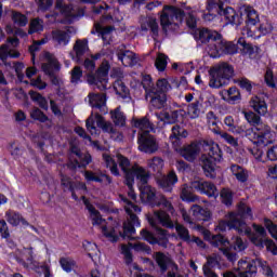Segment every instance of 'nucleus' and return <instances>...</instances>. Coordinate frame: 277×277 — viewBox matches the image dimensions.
<instances>
[{"instance_id":"obj_1","label":"nucleus","mask_w":277,"mask_h":277,"mask_svg":"<svg viewBox=\"0 0 277 277\" xmlns=\"http://www.w3.org/2000/svg\"><path fill=\"white\" fill-rule=\"evenodd\" d=\"M148 222L153 228L156 230V235L158 237H155L153 233H150L148 229L144 228L141 230V236L145 241H148V243L158 246H161V248H168V230L161 228V226H164V228H174V223H172V220L170 219V214L166 213V211H155L154 215L148 219Z\"/></svg>"},{"instance_id":"obj_2","label":"nucleus","mask_w":277,"mask_h":277,"mask_svg":"<svg viewBox=\"0 0 277 277\" xmlns=\"http://www.w3.org/2000/svg\"><path fill=\"white\" fill-rule=\"evenodd\" d=\"M128 197L124 195H119V200L123 202L126 213H128V222L123 223V233L119 232L120 237L128 239L135 235V226L140 227V217L135 213H142V208L135 205L137 202V194L133 190V185L128 187Z\"/></svg>"},{"instance_id":"obj_3","label":"nucleus","mask_w":277,"mask_h":277,"mask_svg":"<svg viewBox=\"0 0 277 277\" xmlns=\"http://www.w3.org/2000/svg\"><path fill=\"white\" fill-rule=\"evenodd\" d=\"M117 163H119V168L123 172L124 184L127 187L135 185V176L137 181H140V183L143 185V187L148 185L150 172L146 171L144 167H141L137 163L132 164L131 160L121 154L117 155Z\"/></svg>"},{"instance_id":"obj_4","label":"nucleus","mask_w":277,"mask_h":277,"mask_svg":"<svg viewBox=\"0 0 277 277\" xmlns=\"http://www.w3.org/2000/svg\"><path fill=\"white\" fill-rule=\"evenodd\" d=\"M243 220H252V208H250L246 203H240L238 206V213H230L228 222L226 221H220L219 225L216 226L217 230L220 233H224L226 228H234V230H237V233H250V228L248 227V224H246V221Z\"/></svg>"},{"instance_id":"obj_5","label":"nucleus","mask_w":277,"mask_h":277,"mask_svg":"<svg viewBox=\"0 0 277 277\" xmlns=\"http://www.w3.org/2000/svg\"><path fill=\"white\" fill-rule=\"evenodd\" d=\"M245 118L251 124L253 133H255L259 141H256L258 146H269L274 142V132L267 123L261 121V116L256 115L254 111H245Z\"/></svg>"},{"instance_id":"obj_6","label":"nucleus","mask_w":277,"mask_h":277,"mask_svg":"<svg viewBox=\"0 0 277 277\" xmlns=\"http://www.w3.org/2000/svg\"><path fill=\"white\" fill-rule=\"evenodd\" d=\"M240 16L237 14L235 9L227 6L221 11L220 16H224V18L229 23V25H239L241 23V18H246L247 25H256L259 23V13L254 8L243 4L239 8Z\"/></svg>"},{"instance_id":"obj_7","label":"nucleus","mask_w":277,"mask_h":277,"mask_svg":"<svg viewBox=\"0 0 277 277\" xmlns=\"http://www.w3.org/2000/svg\"><path fill=\"white\" fill-rule=\"evenodd\" d=\"M210 81L209 85L214 89L224 88L228 85V81L233 79L235 69L227 63H221L209 70Z\"/></svg>"},{"instance_id":"obj_8","label":"nucleus","mask_w":277,"mask_h":277,"mask_svg":"<svg viewBox=\"0 0 277 277\" xmlns=\"http://www.w3.org/2000/svg\"><path fill=\"white\" fill-rule=\"evenodd\" d=\"M208 157L203 159L202 170L208 179H215V161H222V149L213 142L203 141Z\"/></svg>"},{"instance_id":"obj_9","label":"nucleus","mask_w":277,"mask_h":277,"mask_svg":"<svg viewBox=\"0 0 277 277\" xmlns=\"http://www.w3.org/2000/svg\"><path fill=\"white\" fill-rule=\"evenodd\" d=\"M261 267L263 269V274L266 277H274V271L267 262H263L261 259H255L252 261H238V275L239 277H256V269Z\"/></svg>"},{"instance_id":"obj_10","label":"nucleus","mask_w":277,"mask_h":277,"mask_svg":"<svg viewBox=\"0 0 277 277\" xmlns=\"http://www.w3.org/2000/svg\"><path fill=\"white\" fill-rule=\"evenodd\" d=\"M199 230L203 229L202 226L198 225ZM205 237H211L210 243L213 248H217L220 252H222L223 256L229 261V263H235L237 261V252L233 251L230 248V241L228 238L224 237L222 234L219 235H211V232L208 229H203Z\"/></svg>"},{"instance_id":"obj_11","label":"nucleus","mask_w":277,"mask_h":277,"mask_svg":"<svg viewBox=\"0 0 277 277\" xmlns=\"http://www.w3.org/2000/svg\"><path fill=\"white\" fill-rule=\"evenodd\" d=\"M185 18V11L181 8L166 5L160 15V25L163 31L176 29Z\"/></svg>"},{"instance_id":"obj_12","label":"nucleus","mask_w":277,"mask_h":277,"mask_svg":"<svg viewBox=\"0 0 277 277\" xmlns=\"http://www.w3.org/2000/svg\"><path fill=\"white\" fill-rule=\"evenodd\" d=\"M45 63H42L41 68L44 75L50 77V81L52 85H57V88L62 87V80L55 72H60V62L55 58V55L51 54V52H45L44 54Z\"/></svg>"},{"instance_id":"obj_13","label":"nucleus","mask_w":277,"mask_h":277,"mask_svg":"<svg viewBox=\"0 0 277 277\" xmlns=\"http://www.w3.org/2000/svg\"><path fill=\"white\" fill-rule=\"evenodd\" d=\"M96 126L102 129L104 133H116L114 124L106 121L105 118L98 113H95V116L91 115L85 121L87 130L89 133H91V135H98V129H96Z\"/></svg>"},{"instance_id":"obj_14","label":"nucleus","mask_w":277,"mask_h":277,"mask_svg":"<svg viewBox=\"0 0 277 277\" xmlns=\"http://www.w3.org/2000/svg\"><path fill=\"white\" fill-rule=\"evenodd\" d=\"M107 75H109V62L103 61L95 74L87 76V81L90 85H96L97 90H107Z\"/></svg>"},{"instance_id":"obj_15","label":"nucleus","mask_w":277,"mask_h":277,"mask_svg":"<svg viewBox=\"0 0 277 277\" xmlns=\"http://www.w3.org/2000/svg\"><path fill=\"white\" fill-rule=\"evenodd\" d=\"M154 260L158 265L161 274H166L168 269H171L170 272H168L167 277H176V272H179V265L174 263V260H172V256H170V254L158 251L154 253Z\"/></svg>"},{"instance_id":"obj_16","label":"nucleus","mask_w":277,"mask_h":277,"mask_svg":"<svg viewBox=\"0 0 277 277\" xmlns=\"http://www.w3.org/2000/svg\"><path fill=\"white\" fill-rule=\"evenodd\" d=\"M138 150L146 155H155L159 150L157 138L148 131L138 132L137 134Z\"/></svg>"},{"instance_id":"obj_17","label":"nucleus","mask_w":277,"mask_h":277,"mask_svg":"<svg viewBox=\"0 0 277 277\" xmlns=\"http://www.w3.org/2000/svg\"><path fill=\"white\" fill-rule=\"evenodd\" d=\"M215 54L211 53V57H220V55H235L237 53V45L232 41H226L222 34H219L214 43Z\"/></svg>"},{"instance_id":"obj_18","label":"nucleus","mask_w":277,"mask_h":277,"mask_svg":"<svg viewBox=\"0 0 277 277\" xmlns=\"http://www.w3.org/2000/svg\"><path fill=\"white\" fill-rule=\"evenodd\" d=\"M6 42H9L11 47L8 44L0 47V60L3 64L8 65V57H11L12 60H18V57H21V52L16 50V47H18L21 41L18 40V37H9Z\"/></svg>"},{"instance_id":"obj_19","label":"nucleus","mask_w":277,"mask_h":277,"mask_svg":"<svg viewBox=\"0 0 277 277\" xmlns=\"http://www.w3.org/2000/svg\"><path fill=\"white\" fill-rule=\"evenodd\" d=\"M145 98L154 109H166L168 107V95L166 93H157L150 89L148 83H145Z\"/></svg>"},{"instance_id":"obj_20","label":"nucleus","mask_w":277,"mask_h":277,"mask_svg":"<svg viewBox=\"0 0 277 277\" xmlns=\"http://www.w3.org/2000/svg\"><path fill=\"white\" fill-rule=\"evenodd\" d=\"M131 248L132 250H135V252H145L146 254H150L151 249L148 247V245L144 242H129L127 245L121 246V253L123 254L126 259V264L131 265L133 263V253H131Z\"/></svg>"},{"instance_id":"obj_21","label":"nucleus","mask_w":277,"mask_h":277,"mask_svg":"<svg viewBox=\"0 0 277 277\" xmlns=\"http://www.w3.org/2000/svg\"><path fill=\"white\" fill-rule=\"evenodd\" d=\"M249 228V233H245L251 241V243L254 245L255 248H259V250H263L265 248V237H267V232L265 230V227L253 224V229L255 233L252 232V228Z\"/></svg>"},{"instance_id":"obj_22","label":"nucleus","mask_w":277,"mask_h":277,"mask_svg":"<svg viewBox=\"0 0 277 277\" xmlns=\"http://www.w3.org/2000/svg\"><path fill=\"white\" fill-rule=\"evenodd\" d=\"M146 83L149 85V89L153 92H156L158 94H161V93L166 94V92H168V90H170V88H172L170 85V82H168V79H166V78L158 79L156 82V85H155L150 75L143 76L142 85H143L144 90H146Z\"/></svg>"},{"instance_id":"obj_23","label":"nucleus","mask_w":277,"mask_h":277,"mask_svg":"<svg viewBox=\"0 0 277 277\" xmlns=\"http://www.w3.org/2000/svg\"><path fill=\"white\" fill-rule=\"evenodd\" d=\"M192 189L198 192L199 194H206V196H209V198H216V196L219 195L215 184L205 180L193 181Z\"/></svg>"},{"instance_id":"obj_24","label":"nucleus","mask_w":277,"mask_h":277,"mask_svg":"<svg viewBox=\"0 0 277 277\" xmlns=\"http://www.w3.org/2000/svg\"><path fill=\"white\" fill-rule=\"evenodd\" d=\"M180 155L185 161L194 163L200 156V142L194 141L190 144L183 145L180 149Z\"/></svg>"},{"instance_id":"obj_25","label":"nucleus","mask_w":277,"mask_h":277,"mask_svg":"<svg viewBox=\"0 0 277 277\" xmlns=\"http://www.w3.org/2000/svg\"><path fill=\"white\" fill-rule=\"evenodd\" d=\"M55 8L60 10L68 21H75V18H81V16H83V9L75 8L72 4H64V0H56Z\"/></svg>"},{"instance_id":"obj_26","label":"nucleus","mask_w":277,"mask_h":277,"mask_svg":"<svg viewBox=\"0 0 277 277\" xmlns=\"http://www.w3.org/2000/svg\"><path fill=\"white\" fill-rule=\"evenodd\" d=\"M90 163H92V156L90 154H81V158H78V159L75 158V156L69 155L66 167L71 172H77V169L85 170V168H88Z\"/></svg>"},{"instance_id":"obj_27","label":"nucleus","mask_w":277,"mask_h":277,"mask_svg":"<svg viewBox=\"0 0 277 277\" xmlns=\"http://www.w3.org/2000/svg\"><path fill=\"white\" fill-rule=\"evenodd\" d=\"M194 36L197 42H201V44H212L213 47L215 40L220 38V32L209 28H198L195 30Z\"/></svg>"},{"instance_id":"obj_28","label":"nucleus","mask_w":277,"mask_h":277,"mask_svg":"<svg viewBox=\"0 0 277 277\" xmlns=\"http://www.w3.org/2000/svg\"><path fill=\"white\" fill-rule=\"evenodd\" d=\"M156 183L160 189L170 193L174 189V185L179 183V175L172 170L167 175L157 177Z\"/></svg>"},{"instance_id":"obj_29","label":"nucleus","mask_w":277,"mask_h":277,"mask_svg":"<svg viewBox=\"0 0 277 277\" xmlns=\"http://www.w3.org/2000/svg\"><path fill=\"white\" fill-rule=\"evenodd\" d=\"M141 31L148 32L154 40L159 38V22L153 16H146L141 19Z\"/></svg>"},{"instance_id":"obj_30","label":"nucleus","mask_w":277,"mask_h":277,"mask_svg":"<svg viewBox=\"0 0 277 277\" xmlns=\"http://www.w3.org/2000/svg\"><path fill=\"white\" fill-rule=\"evenodd\" d=\"M141 194L140 198L141 201L144 205H149L150 207H155V205H158L157 200L159 199V196H157V189L150 185H145L140 187Z\"/></svg>"},{"instance_id":"obj_31","label":"nucleus","mask_w":277,"mask_h":277,"mask_svg":"<svg viewBox=\"0 0 277 277\" xmlns=\"http://www.w3.org/2000/svg\"><path fill=\"white\" fill-rule=\"evenodd\" d=\"M89 105L98 109L101 114H107V97L105 93H89Z\"/></svg>"},{"instance_id":"obj_32","label":"nucleus","mask_w":277,"mask_h":277,"mask_svg":"<svg viewBox=\"0 0 277 277\" xmlns=\"http://www.w3.org/2000/svg\"><path fill=\"white\" fill-rule=\"evenodd\" d=\"M116 53L119 62H121L123 66H135L137 64V55L127 50V47L120 45Z\"/></svg>"},{"instance_id":"obj_33","label":"nucleus","mask_w":277,"mask_h":277,"mask_svg":"<svg viewBox=\"0 0 277 277\" xmlns=\"http://www.w3.org/2000/svg\"><path fill=\"white\" fill-rule=\"evenodd\" d=\"M74 54L70 53L72 60L77 62V64H83V56L90 51V48L88 47V39H78L76 40L74 48H72Z\"/></svg>"},{"instance_id":"obj_34","label":"nucleus","mask_w":277,"mask_h":277,"mask_svg":"<svg viewBox=\"0 0 277 277\" xmlns=\"http://www.w3.org/2000/svg\"><path fill=\"white\" fill-rule=\"evenodd\" d=\"M230 132L236 135H241V137H247V140H250V142L259 146V138L256 137L254 130L247 128L246 126H234Z\"/></svg>"},{"instance_id":"obj_35","label":"nucleus","mask_w":277,"mask_h":277,"mask_svg":"<svg viewBox=\"0 0 277 277\" xmlns=\"http://www.w3.org/2000/svg\"><path fill=\"white\" fill-rule=\"evenodd\" d=\"M223 101L229 103L230 105H235L237 102L241 101V92L237 87H232L228 90H223L220 92Z\"/></svg>"},{"instance_id":"obj_36","label":"nucleus","mask_w":277,"mask_h":277,"mask_svg":"<svg viewBox=\"0 0 277 277\" xmlns=\"http://www.w3.org/2000/svg\"><path fill=\"white\" fill-rule=\"evenodd\" d=\"M52 41L55 47H66L70 42V34L66 30L56 29L52 31Z\"/></svg>"},{"instance_id":"obj_37","label":"nucleus","mask_w":277,"mask_h":277,"mask_svg":"<svg viewBox=\"0 0 277 277\" xmlns=\"http://www.w3.org/2000/svg\"><path fill=\"white\" fill-rule=\"evenodd\" d=\"M132 127L140 129V133H143V131H148V133H150V131H155V124L150 122L148 117L133 118Z\"/></svg>"},{"instance_id":"obj_38","label":"nucleus","mask_w":277,"mask_h":277,"mask_svg":"<svg viewBox=\"0 0 277 277\" xmlns=\"http://www.w3.org/2000/svg\"><path fill=\"white\" fill-rule=\"evenodd\" d=\"M190 212L193 217H195V220L201 221V222H209V220H211V211H209V209L202 208L198 205H194L190 208Z\"/></svg>"},{"instance_id":"obj_39","label":"nucleus","mask_w":277,"mask_h":277,"mask_svg":"<svg viewBox=\"0 0 277 277\" xmlns=\"http://www.w3.org/2000/svg\"><path fill=\"white\" fill-rule=\"evenodd\" d=\"M230 172L238 183H248V179H250L248 170L239 164H232Z\"/></svg>"},{"instance_id":"obj_40","label":"nucleus","mask_w":277,"mask_h":277,"mask_svg":"<svg viewBox=\"0 0 277 277\" xmlns=\"http://www.w3.org/2000/svg\"><path fill=\"white\" fill-rule=\"evenodd\" d=\"M252 109L259 114V116H266L267 115V103L261 97H253L250 102Z\"/></svg>"},{"instance_id":"obj_41","label":"nucleus","mask_w":277,"mask_h":277,"mask_svg":"<svg viewBox=\"0 0 277 277\" xmlns=\"http://www.w3.org/2000/svg\"><path fill=\"white\" fill-rule=\"evenodd\" d=\"M94 27L96 34L104 40V44H109V42H111V31H114V26L103 27L101 24H95Z\"/></svg>"},{"instance_id":"obj_42","label":"nucleus","mask_w":277,"mask_h":277,"mask_svg":"<svg viewBox=\"0 0 277 277\" xmlns=\"http://www.w3.org/2000/svg\"><path fill=\"white\" fill-rule=\"evenodd\" d=\"M187 114L193 120H196V118H200V116L202 115V103H200V101L198 100H195L194 102L188 104Z\"/></svg>"},{"instance_id":"obj_43","label":"nucleus","mask_w":277,"mask_h":277,"mask_svg":"<svg viewBox=\"0 0 277 277\" xmlns=\"http://www.w3.org/2000/svg\"><path fill=\"white\" fill-rule=\"evenodd\" d=\"M29 96L34 103H36L44 111H49V101L42 94L36 91H29Z\"/></svg>"},{"instance_id":"obj_44","label":"nucleus","mask_w":277,"mask_h":277,"mask_svg":"<svg viewBox=\"0 0 277 277\" xmlns=\"http://www.w3.org/2000/svg\"><path fill=\"white\" fill-rule=\"evenodd\" d=\"M192 183L190 186L187 184L182 185L180 198L186 202H196L198 200V196L194 195L192 192Z\"/></svg>"},{"instance_id":"obj_45","label":"nucleus","mask_w":277,"mask_h":277,"mask_svg":"<svg viewBox=\"0 0 277 277\" xmlns=\"http://www.w3.org/2000/svg\"><path fill=\"white\" fill-rule=\"evenodd\" d=\"M207 122L210 131H212V133H214L215 135H219V133L222 132V130L217 126V116L212 110L207 113Z\"/></svg>"},{"instance_id":"obj_46","label":"nucleus","mask_w":277,"mask_h":277,"mask_svg":"<svg viewBox=\"0 0 277 277\" xmlns=\"http://www.w3.org/2000/svg\"><path fill=\"white\" fill-rule=\"evenodd\" d=\"M179 116H181V110L164 111L160 113V120L167 124H176L179 122Z\"/></svg>"},{"instance_id":"obj_47","label":"nucleus","mask_w":277,"mask_h":277,"mask_svg":"<svg viewBox=\"0 0 277 277\" xmlns=\"http://www.w3.org/2000/svg\"><path fill=\"white\" fill-rule=\"evenodd\" d=\"M110 116L116 127H124V124H127V116H124V113H122L120 108H116L115 110H111Z\"/></svg>"},{"instance_id":"obj_48","label":"nucleus","mask_w":277,"mask_h":277,"mask_svg":"<svg viewBox=\"0 0 277 277\" xmlns=\"http://www.w3.org/2000/svg\"><path fill=\"white\" fill-rule=\"evenodd\" d=\"M222 10H224V3L220 0H207L206 12H212L214 14H222Z\"/></svg>"},{"instance_id":"obj_49","label":"nucleus","mask_w":277,"mask_h":277,"mask_svg":"<svg viewBox=\"0 0 277 277\" xmlns=\"http://www.w3.org/2000/svg\"><path fill=\"white\" fill-rule=\"evenodd\" d=\"M6 221L12 226H18L22 222V224H27V221L23 219V216L19 213H16L14 211H9L5 213Z\"/></svg>"},{"instance_id":"obj_50","label":"nucleus","mask_w":277,"mask_h":277,"mask_svg":"<svg viewBox=\"0 0 277 277\" xmlns=\"http://www.w3.org/2000/svg\"><path fill=\"white\" fill-rule=\"evenodd\" d=\"M113 88L116 94H118V96H121V98H127L129 96V88L127 87V84H124V82H122V80H116Z\"/></svg>"},{"instance_id":"obj_51","label":"nucleus","mask_w":277,"mask_h":277,"mask_svg":"<svg viewBox=\"0 0 277 277\" xmlns=\"http://www.w3.org/2000/svg\"><path fill=\"white\" fill-rule=\"evenodd\" d=\"M229 248L235 250V252H243L246 248H248V243L241 239V237L236 236L232 238V242H229Z\"/></svg>"},{"instance_id":"obj_52","label":"nucleus","mask_w":277,"mask_h":277,"mask_svg":"<svg viewBox=\"0 0 277 277\" xmlns=\"http://www.w3.org/2000/svg\"><path fill=\"white\" fill-rule=\"evenodd\" d=\"M102 233L108 241H113V243H116V241H118V232H116V228L103 225Z\"/></svg>"},{"instance_id":"obj_53","label":"nucleus","mask_w":277,"mask_h":277,"mask_svg":"<svg viewBox=\"0 0 277 277\" xmlns=\"http://www.w3.org/2000/svg\"><path fill=\"white\" fill-rule=\"evenodd\" d=\"M175 230L182 241L192 243V236L189 235V229H187V227L183 226L182 224H176Z\"/></svg>"},{"instance_id":"obj_54","label":"nucleus","mask_w":277,"mask_h":277,"mask_svg":"<svg viewBox=\"0 0 277 277\" xmlns=\"http://www.w3.org/2000/svg\"><path fill=\"white\" fill-rule=\"evenodd\" d=\"M147 168L153 170V172H161L163 170V159L159 157H154L147 160Z\"/></svg>"},{"instance_id":"obj_55","label":"nucleus","mask_w":277,"mask_h":277,"mask_svg":"<svg viewBox=\"0 0 277 277\" xmlns=\"http://www.w3.org/2000/svg\"><path fill=\"white\" fill-rule=\"evenodd\" d=\"M103 158L106 167L109 168L111 174H114V176H120V170H118V162H116V160H114V158L108 155H104Z\"/></svg>"},{"instance_id":"obj_56","label":"nucleus","mask_w":277,"mask_h":277,"mask_svg":"<svg viewBox=\"0 0 277 277\" xmlns=\"http://www.w3.org/2000/svg\"><path fill=\"white\" fill-rule=\"evenodd\" d=\"M89 213L90 217L92 220L93 226H101L105 220H103V216H101V212L94 208V206H89Z\"/></svg>"},{"instance_id":"obj_57","label":"nucleus","mask_w":277,"mask_h":277,"mask_svg":"<svg viewBox=\"0 0 277 277\" xmlns=\"http://www.w3.org/2000/svg\"><path fill=\"white\" fill-rule=\"evenodd\" d=\"M155 66L157 70L163 72V70H166V68L168 67V56L163 53H159L156 57Z\"/></svg>"},{"instance_id":"obj_58","label":"nucleus","mask_w":277,"mask_h":277,"mask_svg":"<svg viewBox=\"0 0 277 277\" xmlns=\"http://www.w3.org/2000/svg\"><path fill=\"white\" fill-rule=\"evenodd\" d=\"M60 265L64 269V272L70 273L72 269H75V265H77V262L70 258H61L60 259Z\"/></svg>"},{"instance_id":"obj_59","label":"nucleus","mask_w":277,"mask_h":277,"mask_svg":"<svg viewBox=\"0 0 277 277\" xmlns=\"http://www.w3.org/2000/svg\"><path fill=\"white\" fill-rule=\"evenodd\" d=\"M221 200L226 207L233 205V190L230 188H223L220 193Z\"/></svg>"},{"instance_id":"obj_60","label":"nucleus","mask_w":277,"mask_h":277,"mask_svg":"<svg viewBox=\"0 0 277 277\" xmlns=\"http://www.w3.org/2000/svg\"><path fill=\"white\" fill-rule=\"evenodd\" d=\"M61 185L64 192H72V189H75V182L70 176L65 174H61Z\"/></svg>"},{"instance_id":"obj_61","label":"nucleus","mask_w":277,"mask_h":277,"mask_svg":"<svg viewBox=\"0 0 277 277\" xmlns=\"http://www.w3.org/2000/svg\"><path fill=\"white\" fill-rule=\"evenodd\" d=\"M44 25L42 19L35 18L29 24V30L28 34H38V31H43Z\"/></svg>"},{"instance_id":"obj_62","label":"nucleus","mask_w":277,"mask_h":277,"mask_svg":"<svg viewBox=\"0 0 277 277\" xmlns=\"http://www.w3.org/2000/svg\"><path fill=\"white\" fill-rule=\"evenodd\" d=\"M12 21L15 25H18V27H25V25H27V16L18 11L12 12Z\"/></svg>"},{"instance_id":"obj_63","label":"nucleus","mask_w":277,"mask_h":277,"mask_svg":"<svg viewBox=\"0 0 277 277\" xmlns=\"http://www.w3.org/2000/svg\"><path fill=\"white\" fill-rule=\"evenodd\" d=\"M181 137H187L186 130L181 128V126H173L170 140H181Z\"/></svg>"},{"instance_id":"obj_64","label":"nucleus","mask_w":277,"mask_h":277,"mask_svg":"<svg viewBox=\"0 0 277 277\" xmlns=\"http://www.w3.org/2000/svg\"><path fill=\"white\" fill-rule=\"evenodd\" d=\"M30 117L32 120H38L39 122H47L49 120V117L38 107L32 108Z\"/></svg>"}]
</instances>
